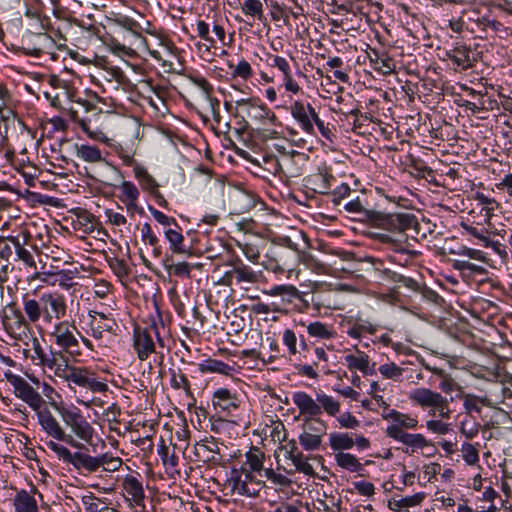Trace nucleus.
<instances>
[{
	"mask_svg": "<svg viewBox=\"0 0 512 512\" xmlns=\"http://www.w3.org/2000/svg\"><path fill=\"white\" fill-rule=\"evenodd\" d=\"M1 324L5 332L15 340H22L31 331L30 324H33L29 317L15 305L9 306V311L3 310Z\"/></svg>",
	"mask_w": 512,
	"mask_h": 512,
	"instance_id": "0eeeda50",
	"label": "nucleus"
},
{
	"mask_svg": "<svg viewBox=\"0 0 512 512\" xmlns=\"http://www.w3.org/2000/svg\"><path fill=\"white\" fill-rule=\"evenodd\" d=\"M402 443L407 447L405 452L408 454L420 453L428 457L435 452V447L421 434L407 433Z\"/></svg>",
	"mask_w": 512,
	"mask_h": 512,
	"instance_id": "6ab92c4d",
	"label": "nucleus"
},
{
	"mask_svg": "<svg viewBox=\"0 0 512 512\" xmlns=\"http://www.w3.org/2000/svg\"><path fill=\"white\" fill-rule=\"evenodd\" d=\"M354 446L364 450L370 447V441L363 435L349 434L347 432H332L329 434V447L335 453H343Z\"/></svg>",
	"mask_w": 512,
	"mask_h": 512,
	"instance_id": "f8f14e48",
	"label": "nucleus"
},
{
	"mask_svg": "<svg viewBox=\"0 0 512 512\" xmlns=\"http://www.w3.org/2000/svg\"><path fill=\"white\" fill-rule=\"evenodd\" d=\"M322 440L323 439L319 438V435L308 434L303 431L299 435L300 445L307 451L319 449L322 444Z\"/></svg>",
	"mask_w": 512,
	"mask_h": 512,
	"instance_id": "3c124183",
	"label": "nucleus"
},
{
	"mask_svg": "<svg viewBox=\"0 0 512 512\" xmlns=\"http://www.w3.org/2000/svg\"><path fill=\"white\" fill-rule=\"evenodd\" d=\"M424 499L425 494L422 492L402 498L394 497L389 500L388 507L397 512H409L410 508L420 505Z\"/></svg>",
	"mask_w": 512,
	"mask_h": 512,
	"instance_id": "c85d7f7f",
	"label": "nucleus"
},
{
	"mask_svg": "<svg viewBox=\"0 0 512 512\" xmlns=\"http://www.w3.org/2000/svg\"><path fill=\"white\" fill-rule=\"evenodd\" d=\"M307 333L313 338L328 340L335 336L334 331L326 324L316 321L307 326Z\"/></svg>",
	"mask_w": 512,
	"mask_h": 512,
	"instance_id": "c03bdc74",
	"label": "nucleus"
},
{
	"mask_svg": "<svg viewBox=\"0 0 512 512\" xmlns=\"http://www.w3.org/2000/svg\"><path fill=\"white\" fill-rule=\"evenodd\" d=\"M460 431L468 439L474 438L479 433V424L471 416L466 415L461 421Z\"/></svg>",
	"mask_w": 512,
	"mask_h": 512,
	"instance_id": "603ef678",
	"label": "nucleus"
},
{
	"mask_svg": "<svg viewBox=\"0 0 512 512\" xmlns=\"http://www.w3.org/2000/svg\"><path fill=\"white\" fill-rule=\"evenodd\" d=\"M456 167H450V179H452V190L454 191H467L472 187V182L467 177L465 167L457 160H450V164Z\"/></svg>",
	"mask_w": 512,
	"mask_h": 512,
	"instance_id": "a878e982",
	"label": "nucleus"
},
{
	"mask_svg": "<svg viewBox=\"0 0 512 512\" xmlns=\"http://www.w3.org/2000/svg\"><path fill=\"white\" fill-rule=\"evenodd\" d=\"M166 269L169 273L175 276L190 278L191 266L186 262L168 264L166 265Z\"/></svg>",
	"mask_w": 512,
	"mask_h": 512,
	"instance_id": "052dcab7",
	"label": "nucleus"
},
{
	"mask_svg": "<svg viewBox=\"0 0 512 512\" xmlns=\"http://www.w3.org/2000/svg\"><path fill=\"white\" fill-rule=\"evenodd\" d=\"M376 332V326L370 321L356 318L352 325L349 327L347 334L352 338H360L364 334H374Z\"/></svg>",
	"mask_w": 512,
	"mask_h": 512,
	"instance_id": "a19ab883",
	"label": "nucleus"
},
{
	"mask_svg": "<svg viewBox=\"0 0 512 512\" xmlns=\"http://www.w3.org/2000/svg\"><path fill=\"white\" fill-rule=\"evenodd\" d=\"M119 189L121 192L119 196L121 202H125L128 200H138L139 190L132 182L123 181Z\"/></svg>",
	"mask_w": 512,
	"mask_h": 512,
	"instance_id": "864d4df0",
	"label": "nucleus"
},
{
	"mask_svg": "<svg viewBox=\"0 0 512 512\" xmlns=\"http://www.w3.org/2000/svg\"><path fill=\"white\" fill-rule=\"evenodd\" d=\"M310 109H314L311 105L305 106L303 103L296 101L291 106L292 116L299 122L301 128L307 133H313L314 126L311 121Z\"/></svg>",
	"mask_w": 512,
	"mask_h": 512,
	"instance_id": "cd10ccee",
	"label": "nucleus"
},
{
	"mask_svg": "<svg viewBox=\"0 0 512 512\" xmlns=\"http://www.w3.org/2000/svg\"><path fill=\"white\" fill-rule=\"evenodd\" d=\"M122 465V460L119 457H114L108 453L99 456V468L102 467L106 472H115Z\"/></svg>",
	"mask_w": 512,
	"mask_h": 512,
	"instance_id": "8fccbe9b",
	"label": "nucleus"
},
{
	"mask_svg": "<svg viewBox=\"0 0 512 512\" xmlns=\"http://www.w3.org/2000/svg\"><path fill=\"white\" fill-rule=\"evenodd\" d=\"M213 405L223 411H230L239 406L238 397L226 388H220L213 394Z\"/></svg>",
	"mask_w": 512,
	"mask_h": 512,
	"instance_id": "c756f323",
	"label": "nucleus"
},
{
	"mask_svg": "<svg viewBox=\"0 0 512 512\" xmlns=\"http://www.w3.org/2000/svg\"><path fill=\"white\" fill-rule=\"evenodd\" d=\"M134 173L135 177L138 179L141 187L145 190H147L150 194H152L154 197L158 199V202L160 204L166 203V200L163 198V196L158 191V183L156 180L147 172V170L140 166L136 165L134 167Z\"/></svg>",
	"mask_w": 512,
	"mask_h": 512,
	"instance_id": "393cba45",
	"label": "nucleus"
},
{
	"mask_svg": "<svg viewBox=\"0 0 512 512\" xmlns=\"http://www.w3.org/2000/svg\"><path fill=\"white\" fill-rule=\"evenodd\" d=\"M39 366L53 371L54 375L68 383L69 387H79L92 393H105L108 385L101 381L95 371L84 366L70 365L62 352L46 355Z\"/></svg>",
	"mask_w": 512,
	"mask_h": 512,
	"instance_id": "7ed1b4c3",
	"label": "nucleus"
},
{
	"mask_svg": "<svg viewBox=\"0 0 512 512\" xmlns=\"http://www.w3.org/2000/svg\"><path fill=\"white\" fill-rule=\"evenodd\" d=\"M265 476L268 480L272 481L275 485L281 487H288L292 481L283 474L276 473L273 469L268 468L264 471Z\"/></svg>",
	"mask_w": 512,
	"mask_h": 512,
	"instance_id": "0e129e2a",
	"label": "nucleus"
},
{
	"mask_svg": "<svg viewBox=\"0 0 512 512\" xmlns=\"http://www.w3.org/2000/svg\"><path fill=\"white\" fill-rule=\"evenodd\" d=\"M346 362L349 369H356L366 373L369 367L367 356L347 355Z\"/></svg>",
	"mask_w": 512,
	"mask_h": 512,
	"instance_id": "5fc2aeb1",
	"label": "nucleus"
},
{
	"mask_svg": "<svg viewBox=\"0 0 512 512\" xmlns=\"http://www.w3.org/2000/svg\"><path fill=\"white\" fill-rule=\"evenodd\" d=\"M233 275L237 284H257L263 277L261 271H253L249 266L242 262L233 267Z\"/></svg>",
	"mask_w": 512,
	"mask_h": 512,
	"instance_id": "7c9ffc66",
	"label": "nucleus"
},
{
	"mask_svg": "<svg viewBox=\"0 0 512 512\" xmlns=\"http://www.w3.org/2000/svg\"><path fill=\"white\" fill-rule=\"evenodd\" d=\"M82 502L86 512H119L92 494L84 496Z\"/></svg>",
	"mask_w": 512,
	"mask_h": 512,
	"instance_id": "37998d69",
	"label": "nucleus"
},
{
	"mask_svg": "<svg viewBox=\"0 0 512 512\" xmlns=\"http://www.w3.org/2000/svg\"><path fill=\"white\" fill-rule=\"evenodd\" d=\"M371 61L374 64V69L381 72L383 75L391 74L395 69L394 62L391 58H380L376 55V58H371Z\"/></svg>",
	"mask_w": 512,
	"mask_h": 512,
	"instance_id": "6e6d98bb",
	"label": "nucleus"
},
{
	"mask_svg": "<svg viewBox=\"0 0 512 512\" xmlns=\"http://www.w3.org/2000/svg\"><path fill=\"white\" fill-rule=\"evenodd\" d=\"M75 150L77 158L81 159L84 162L99 163L104 161L101 150L96 146L87 144H76Z\"/></svg>",
	"mask_w": 512,
	"mask_h": 512,
	"instance_id": "c9c22d12",
	"label": "nucleus"
},
{
	"mask_svg": "<svg viewBox=\"0 0 512 512\" xmlns=\"http://www.w3.org/2000/svg\"><path fill=\"white\" fill-rule=\"evenodd\" d=\"M302 431L308 434L323 436L327 433V425L324 420L319 417H305L303 419Z\"/></svg>",
	"mask_w": 512,
	"mask_h": 512,
	"instance_id": "ea45409f",
	"label": "nucleus"
},
{
	"mask_svg": "<svg viewBox=\"0 0 512 512\" xmlns=\"http://www.w3.org/2000/svg\"><path fill=\"white\" fill-rule=\"evenodd\" d=\"M142 240L147 243L150 247H152V254L154 257H159L161 255V248L158 245V238L153 233L152 228L149 223L143 224L141 228Z\"/></svg>",
	"mask_w": 512,
	"mask_h": 512,
	"instance_id": "de8ad7c7",
	"label": "nucleus"
},
{
	"mask_svg": "<svg viewBox=\"0 0 512 512\" xmlns=\"http://www.w3.org/2000/svg\"><path fill=\"white\" fill-rule=\"evenodd\" d=\"M380 374L387 378V379H393L398 380L403 373V369L399 366H397L395 363H385L379 367Z\"/></svg>",
	"mask_w": 512,
	"mask_h": 512,
	"instance_id": "4d7b16f0",
	"label": "nucleus"
},
{
	"mask_svg": "<svg viewBox=\"0 0 512 512\" xmlns=\"http://www.w3.org/2000/svg\"><path fill=\"white\" fill-rule=\"evenodd\" d=\"M225 488L239 496L257 497L264 488V482L256 479L246 467H243L241 471H233L232 476L225 483Z\"/></svg>",
	"mask_w": 512,
	"mask_h": 512,
	"instance_id": "423d86ee",
	"label": "nucleus"
},
{
	"mask_svg": "<svg viewBox=\"0 0 512 512\" xmlns=\"http://www.w3.org/2000/svg\"><path fill=\"white\" fill-rule=\"evenodd\" d=\"M452 225L455 230L461 229L460 235L477 241L485 234H499L492 222L490 226L484 223L483 213L477 208H471L466 215L453 216Z\"/></svg>",
	"mask_w": 512,
	"mask_h": 512,
	"instance_id": "39448f33",
	"label": "nucleus"
},
{
	"mask_svg": "<svg viewBox=\"0 0 512 512\" xmlns=\"http://www.w3.org/2000/svg\"><path fill=\"white\" fill-rule=\"evenodd\" d=\"M265 460V454L257 447H251L250 450L246 453V462L245 465L248 466V471L253 473L260 474L263 470Z\"/></svg>",
	"mask_w": 512,
	"mask_h": 512,
	"instance_id": "4c0bfd02",
	"label": "nucleus"
},
{
	"mask_svg": "<svg viewBox=\"0 0 512 512\" xmlns=\"http://www.w3.org/2000/svg\"><path fill=\"white\" fill-rule=\"evenodd\" d=\"M493 402L495 407H499V405L502 404L512 410V390L508 387L501 386V399L498 400L496 397L493 399Z\"/></svg>",
	"mask_w": 512,
	"mask_h": 512,
	"instance_id": "774afa93",
	"label": "nucleus"
},
{
	"mask_svg": "<svg viewBox=\"0 0 512 512\" xmlns=\"http://www.w3.org/2000/svg\"><path fill=\"white\" fill-rule=\"evenodd\" d=\"M293 403L297 406L301 415L316 417L321 414V406L317 398L313 399L305 392H296L292 396Z\"/></svg>",
	"mask_w": 512,
	"mask_h": 512,
	"instance_id": "4be33fe9",
	"label": "nucleus"
},
{
	"mask_svg": "<svg viewBox=\"0 0 512 512\" xmlns=\"http://www.w3.org/2000/svg\"><path fill=\"white\" fill-rule=\"evenodd\" d=\"M165 237L170 243V249L173 253L183 254L186 252L184 247V236L179 229H168L165 231Z\"/></svg>",
	"mask_w": 512,
	"mask_h": 512,
	"instance_id": "a18cd8bd",
	"label": "nucleus"
},
{
	"mask_svg": "<svg viewBox=\"0 0 512 512\" xmlns=\"http://www.w3.org/2000/svg\"><path fill=\"white\" fill-rule=\"evenodd\" d=\"M154 336L157 337L159 345L163 346V340L159 337L156 327L153 326L149 329H135L134 348L141 361L146 360L149 355L155 352Z\"/></svg>",
	"mask_w": 512,
	"mask_h": 512,
	"instance_id": "ddd939ff",
	"label": "nucleus"
},
{
	"mask_svg": "<svg viewBox=\"0 0 512 512\" xmlns=\"http://www.w3.org/2000/svg\"><path fill=\"white\" fill-rule=\"evenodd\" d=\"M317 401L321 406V411L323 410L329 416H335L340 411V403L327 394L318 393Z\"/></svg>",
	"mask_w": 512,
	"mask_h": 512,
	"instance_id": "49530a36",
	"label": "nucleus"
},
{
	"mask_svg": "<svg viewBox=\"0 0 512 512\" xmlns=\"http://www.w3.org/2000/svg\"><path fill=\"white\" fill-rule=\"evenodd\" d=\"M122 486L127 500L135 506L144 507L145 492L142 483L136 477H125Z\"/></svg>",
	"mask_w": 512,
	"mask_h": 512,
	"instance_id": "412c9836",
	"label": "nucleus"
},
{
	"mask_svg": "<svg viewBox=\"0 0 512 512\" xmlns=\"http://www.w3.org/2000/svg\"><path fill=\"white\" fill-rule=\"evenodd\" d=\"M303 155L296 151L284 152L281 158L270 157L267 160L274 162V167L271 169L275 175L284 174L286 176H297L299 168L296 167V159H302Z\"/></svg>",
	"mask_w": 512,
	"mask_h": 512,
	"instance_id": "f3484780",
	"label": "nucleus"
},
{
	"mask_svg": "<svg viewBox=\"0 0 512 512\" xmlns=\"http://www.w3.org/2000/svg\"><path fill=\"white\" fill-rule=\"evenodd\" d=\"M329 180L330 177L327 174L318 173L313 176V183L315 185L314 190L319 193H329Z\"/></svg>",
	"mask_w": 512,
	"mask_h": 512,
	"instance_id": "69168bd1",
	"label": "nucleus"
},
{
	"mask_svg": "<svg viewBox=\"0 0 512 512\" xmlns=\"http://www.w3.org/2000/svg\"><path fill=\"white\" fill-rule=\"evenodd\" d=\"M270 296L288 295L293 298H299V290L293 285H278L273 287L270 291L265 292Z\"/></svg>",
	"mask_w": 512,
	"mask_h": 512,
	"instance_id": "bf43d9fd",
	"label": "nucleus"
},
{
	"mask_svg": "<svg viewBox=\"0 0 512 512\" xmlns=\"http://www.w3.org/2000/svg\"><path fill=\"white\" fill-rule=\"evenodd\" d=\"M461 456L467 465L473 466L479 462V451L471 443L465 442L462 444Z\"/></svg>",
	"mask_w": 512,
	"mask_h": 512,
	"instance_id": "09e8293b",
	"label": "nucleus"
},
{
	"mask_svg": "<svg viewBox=\"0 0 512 512\" xmlns=\"http://www.w3.org/2000/svg\"><path fill=\"white\" fill-rule=\"evenodd\" d=\"M450 368H452L454 370L453 374L450 373V391H452V389H453L452 381L455 378L459 377L458 372L460 370L467 371L472 376L480 377V374L478 371L479 369L474 364H472L469 360H467L463 357H456V356L450 357Z\"/></svg>",
	"mask_w": 512,
	"mask_h": 512,
	"instance_id": "473e14b6",
	"label": "nucleus"
},
{
	"mask_svg": "<svg viewBox=\"0 0 512 512\" xmlns=\"http://www.w3.org/2000/svg\"><path fill=\"white\" fill-rule=\"evenodd\" d=\"M59 413L70 431L69 434L81 444V448L83 447L82 442L91 443L94 436V428L80 412L62 408L59 410Z\"/></svg>",
	"mask_w": 512,
	"mask_h": 512,
	"instance_id": "6e6552de",
	"label": "nucleus"
},
{
	"mask_svg": "<svg viewBox=\"0 0 512 512\" xmlns=\"http://www.w3.org/2000/svg\"><path fill=\"white\" fill-rule=\"evenodd\" d=\"M4 376L13 386L15 396L28 404L32 410H39L45 405L42 396L24 378L11 372H5Z\"/></svg>",
	"mask_w": 512,
	"mask_h": 512,
	"instance_id": "1a4fd4ad",
	"label": "nucleus"
},
{
	"mask_svg": "<svg viewBox=\"0 0 512 512\" xmlns=\"http://www.w3.org/2000/svg\"><path fill=\"white\" fill-rule=\"evenodd\" d=\"M195 83L200 89L195 95V101L199 108L213 117L218 116L219 101L211 96L212 86L203 78L197 79Z\"/></svg>",
	"mask_w": 512,
	"mask_h": 512,
	"instance_id": "dca6fc26",
	"label": "nucleus"
},
{
	"mask_svg": "<svg viewBox=\"0 0 512 512\" xmlns=\"http://www.w3.org/2000/svg\"><path fill=\"white\" fill-rule=\"evenodd\" d=\"M389 418L393 419L395 422L399 423V426H404L406 428H415L417 425V420L411 418L408 415L401 414L395 410L391 411L388 415Z\"/></svg>",
	"mask_w": 512,
	"mask_h": 512,
	"instance_id": "680f3d73",
	"label": "nucleus"
},
{
	"mask_svg": "<svg viewBox=\"0 0 512 512\" xmlns=\"http://www.w3.org/2000/svg\"><path fill=\"white\" fill-rule=\"evenodd\" d=\"M47 445L59 457L72 464L74 460V453H71L67 447L53 441H50Z\"/></svg>",
	"mask_w": 512,
	"mask_h": 512,
	"instance_id": "338daca9",
	"label": "nucleus"
},
{
	"mask_svg": "<svg viewBox=\"0 0 512 512\" xmlns=\"http://www.w3.org/2000/svg\"><path fill=\"white\" fill-rule=\"evenodd\" d=\"M285 449L288 458L292 461L295 471L304 473L308 476H313L315 474L312 465L308 462V459L304 457L303 453L299 451L294 440L290 441Z\"/></svg>",
	"mask_w": 512,
	"mask_h": 512,
	"instance_id": "5701e85b",
	"label": "nucleus"
},
{
	"mask_svg": "<svg viewBox=\"0 0 512 512\" xmlns=\"http://www.w3.org/2000/svg\"><path fill=\"white\" fill-rule=\"evenodd\" d=\"M77 334L79 332L74 322L63 320L57 321L50 333L54 343L67 353H73L74 349L79 347Z\"/></svg>",
	"mask_w": 512,
	"mask_h": 512,
	"instance_id": "9b49d317",
	"label": "nucleus"
},
{
	"mask_svg": "<svg viewBox=\"0 0 512 512\" xmlns=\"http://www.w3.org/2000/svg\"><path fill=\"white\" fill-rule=\"evenodd\" d=\"M196 30L198 37L205 41V43L197 45L198 51L202 57H204L205 54L209 55L210 49L215 48L217 44L216 39L210 35L209 25L205 21L199 20L196 24Z\"/></svg>",
	"mask_w": 512,
	"mask_h": 512,
	"instance_id": "2f4dec72",
	"label": "nucleus"
},
{
	"mask_svg": "<svg viewBox=\"0 0 512 512\" xmlns=\"http://www.w3.org/2000/svg\"><path fill=\"white\" fill-rule=\"evenodd\" d=\"M37 412L38 420L43 430L51 437L63 441L68 445L81 449V444L74 439L71 434H67L57 419L47 408H40L35 410Z\"/></svg>",
	"mask_w": 512,
	"mask_h": 512,
	"instance_id": "9d476101",
	"label": "nucleus"
},
{
	"mask_svg": "<svg viewBox=\"0 0 512 512\" xmlns=\"http://www.w3.org/2000/svg\"><path fill=\"white\" fill-rule=\"evenodd\" d=\"M411 399L422 406H429L433 408L434 415L436 412L441 416H445L446 400L438 393L432 392L429 389L420 388L416 389L411 394Z\"/></svg>",
	"mask_w": 512,
	"mask_h": 512,
	"instance_id": "a211bd4d",
	"label": "nucleus"
},
{
	"mask_svg": "<svg viewBox=\"0 0 512 512\" xmlns=\"http://www.w3.org/2000/svg\"><path fill=\"white\" fill-rule=\"evenodd\" d=\"M24 313L32 323H37L41 318L47 323L60 321L67 314V303L64 295L56 291H44L35 293L34 297L28 294L22 301Z\"/></svg>",
	"mask_w": 512,
	"mask_h": 512,
	"instance_id": "20e7f679",
	"label": "nucleus"
},
{
	"mask_svg": "<svg viewBox=\"0 0 512 512\" xmlns=\"http://www.w3.org/2000/svg\"><path fill=\"white\" fill-rule=\"evenodd\" d=\"M492 234H485L481 237L478 242L486 248H491L495 253L500 255L501 257H505L507 255L505 247L499 242L491 239Z\"/></svg>",
	"mask_w": 512,
	"mask_h": 512,
	"instance_id": "13d9d810",
	"label": "nucleus"
},
{
	"mask_svg": "<svg viewBox=\"0 0 512 512\" xmlns=\"http://www.w3.org/2000/svg\"><path fill=\"white\" fill-rule=\"evenodd\" d=\"M471 51L465 47H456L453 54H450V61H452L455 70L464 71L472 67V59L470 57Z\"/></svg>",
	"mask_w": 512,
	"mask_h": 512,
	"instance_id": "f704fd0d",
	"label": "nucleus"
},
{
	"mask_svg": "<svg viewBox=\"0 0 512 512\" xmlns=\"http://www.w3.org/2000/svg\"><path fill=\"white\" fill-rule=\"evenodd\" d=\"M238 247L249 261L253 263L258 262L260 251L256 245L252 243H238Z\"/></svg>",
	"mask_w": 512,
	"mask_h": 512,
	"instance_id": "e2e57ef3",
	"label": "nucleus"
},
{
	"mask_svg": "<svg viewBox=\"0 0 512 512\" xmlns=\"http://www.w3.org/2000/svg\"><path fill=\"white\" fill-rule=\"evenodd\" d=\"M241 9L245 16L253 20L262 21L264 19L263 4L260 0H244Z\"/></svg>",
	"mask_w": 512,
	"mask_h": 512,
	"instance_id": "79ce46f5",
	"label": "nucleus"
},
{
	"mask_svg": "<svg viewBox=\"0 0 512 512\" xmlns=\"http://www.w3.org/2000/svg\"><path fill=\"white\" fill-rule=\"evenodd\" d=\"M49 84L50 89L44 92V95L50 105L64 111L90 138L103 141L106 138L104 133L98 128L91 127L89 119L79 117L78 110L72 104L78 105L85 113L97 110L96 106L86 99L77 97V89L72 83L61 79L59 76L51 75Z\"/></svg>",
	"mask_w": 512,
	"mask_h": 512,
	"instance_id": "f03ea898",
	"label": "nucleus"
},
{
	"mask_svg": "<svg viewBox=\"0 0 512 512\" xmlns=\"http://www.w3.org/2000/svg\"><path fill=\"white\" fill-rule=\"evenodd\" d=\"M343 207L347 212L353 214L355 219L369 221L373 225L391 232L392 234H382L380 238L383 242L390 243L395 251L413 256L417 255L415 237H409L406 234L407 230L414 229L417 231L418 222L413 214H384L370 210L363 205L358 197L345 202Z\"/></svg>",
	"mask_w": 512,
	"mask_h": 512,
	"instance_id": "f257e3e1",
	"label": "nucleus"
},
{
	"mask_svg": "<svg viewBox=\"0 0 512 512\" xmlns=\"http://www.w3.org/2000/svg\"><path fill=\"white\" fill-rule=\"evenodd\" d=\"M14 506L17 512H38L35 498L24 490L17 493Z\"/></svg>",
	"mask_w": 512,
	"mask_h": 512,
	"instance_id": "58836bf2",
	"label": "nucleus"
},
{
	"mask_svg": "<svg viewBox=\"0 0 512 512\" xmlns=\"http://www.w3.org/2000/svg\"><path fill=\"white\" fill-rule=\"evenodd\" d=\"M479 404L494 409V417L496 418L497 424H506L508 422L512 423V419L509 415V412H507L502 407L494 406L492 395L490 397L485 396L483 398L468 395L464 398L463 406L468 414L472 412L479 413L481 410Z\"/></svg>",
	"mask_w": 512,
	"mask_h": 512,
	"instance_id": "4468645a",
	"label": "nucleus"
},
{
	"mask_svg": "<svg viewBox=\"0 0 512 512\" xmlns=\"http://www.w3.org/2000/svg\"><path fill=\"white\" fill-rule=\"evenodd\" d=\"M334 459L340 468L349 472L355 473L363 470V465L359 459L351 453H335Z\"/></svg>",
	"mask_w": 512,
	"mask_h": 512,
	"instance_id": "e433bc0d",
	"label": "nucleus"
},
{
	"mask_svg": "<svg viewBox=\"0 0 512 512\" xmlns=\"http://www.w3.org/2000/svg\"><path fill=\"white\" fill-rule=\"evenodd\" d=\"M141 43L147 51L157 60H163V53L169 49L170 42L163 36L150 34L149 38L140 37Z\"/></svg>",
	"mask_w": 512,
	"mask_h": 512,
	"instance_id": "b1692460",
	"label": "nucleus"
},
{
	"mask_svg": "<svg viewBox=\"0 0 512 512\" xmlns=\"http://www.w3.org/2000/svg\"><path fill=\"white\" fill-rule=\"evenodd\" d=\"M72 465L78 470L94 473L99 469V456L93 457L83 452H75Z\"/></svg>",
	"mask_w": 512,
	"mask_h": 512,
	"instance_id": "72a5a7b5",
	"label": "nucleus"
},
{
	"mask_svg": "<svg viewBox=\"0 0 512 512\" xmlns=\"http://www.w3.org/2000/svg\"><path fill=\"white\" fill-rule=\"evenodd\" d=\"M88 326L90 334L97 340L103 339L107 334L112 333L115 320L102 312L90 310L88 313Z\"/></svg>",
	"mask_w": 512,
	"mask_h": 512,
	"instance_id": "2eb2a0df",
	"label": "nucleus"
},
{
	"mask_svg": "<svg viewBox=\"0 0 512 512\" xmlns=\"http://www.w3.org/2000/svg\"><path fill=\"white\" fill-rule=\"evenodd\" d=\"M28 238L29 234L26 233L24 243H21L20 240L14 236L8 237V241L13 245L15 249L17 260L22 262L24 267L27 268L29 271L37 273L38 266L35 257L32 254V252L25 247Z\"/></svg>",
	"mask_w": 512,
	"mask_h": 512,
	"instance_id": "aec40b11",
	"label": "nucleus"
},
{
	"mask_svg": "<svg viewBox=\"0 0 512 512\" xmlns=\"http://www.w3.org/2000/svg\"><path fill=\"white\" fill-rule=\"evenodd\" d=\"M475 201H477L479 213H483L484 223L490 226L492 217L497 209L500 207V203L493 197L487 196L482 192H476L474 195Z\"/></svg>",
	"mask_w": 512,
	"mask_h": 512,
	"instance_id": "bb28decb",
	"label": "nucleus"
}]
</instances>
